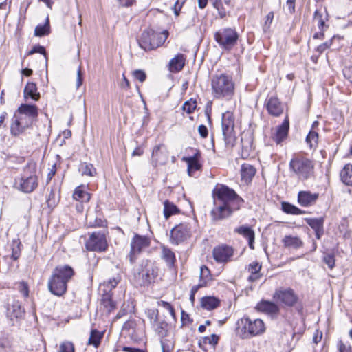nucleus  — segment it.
<instances>
[{"instance_id": "nucleus-4", "label": "nucleus", "mask_w": 352, "mask_h": 352, "mask_svg": "<svg viewBox=\"0 0 352 352\" xmlns=\"http://www.w3.org/2000/svg\"><path fill=\"white\" fill-rule=\"evenodd\" d=\"M236 332L243 339L258 336L265 331V325L260 318L244 316L236 322Z\"/></svg>"}, {"instance_id": "nucleus-1", "label": "nucleus", "mask_w": 352, "mask_h": 352, "mask_svg": "<svg viewBox=\"0 0 352 352\" xmlns=\"http://www.w3.org/2000/svg\"><path fill=\"white\" fill-rule=\"evenodd\" d=\"M212 196L214 207L210 211V216L213 221L228 218L243 203V199L234 190L223 184L214 188Z\"/></svg>"}, {"instance_id": "nucleus-33", "label": "nucleus", "mask_w": 352, "mask_h": 352, "mask_svg": "<svg viewBox=\"0 0 352 352\" xmlns=\"http://www.w3.org/2000/svg\"><path fill=\"white\" fill-rule=\"evenodd\" d=\"M73 197L78 201L86 203L90 199V194L85 190V186H79L75 189Z\"/></svg>"}, {"instance_id": "nucleus-13", "label": "nucleus", "mask_w": 352, "mask_h": 352, "mask_svg": "<svg viewBox=\"0 0 352 352\" xmlns=\"http://www.w3.org/2000/svg\"><path fill=\"white\" fill-rule=\"evenodd\" d=\"M190 236V227L188 223H180L174 227L170 232V241L179 244Z\"/></svg>"}, {"instance_id": "nucleus-48", "label": "nucleus", "mask_w": 352, "mask_h": 352, "mask_svg": "<svg viewBox=\"0 0 352 352\" xmlns=\"http://www.w3.org/2000/svg\"><path fill=\"white\" fill-rule=\"evenodd\" d=\"M314 21L317 23L318 28L322 30L323 27L324 26V20L322 18V13L316 10L314 15Z\"/></svg>"}, {"instance_id": "nucleus-52", "label": "nucleus", "mask_w": 352, "mask_h": 352, "mask_svg": "<svg viewBox=\"0 0 352 352\" xmlns=\"http://www.w3.org/2000/svg\"><path fill=\"white\" fill-rule=\"evenodd\" d=\"M59 352H74V344L70 342H65L60 346Z\"/></svg>"}, {"instance_id": "nucleus-49", "label": "nucleus", "mask_w": 352, "mask_h": 352, "mask_svg": "<svg viewBox=\"0 0 352 352\" xmlns=\"http://www.w3.org/2000/svg\"><path fill=\"white\" fill-rule=\"evenodd\" d=\"M274 12L272 11V12H270L265 16V23H264L263 27L264 32H267L269 30L270 25L272 23L273 19H274Z\"/></svg>"}, {"instance_id": "nucleus-30", "label": "nucleus", "mask_w": 352, "mask_h": 352, "mask_svg": "<svg viewBox=\"0 0 352 352\" xmlns=\"http://www.w3.org/2000/svg\"><path fill=\"white\" fill-rule=\"evenodd\" d=\"M340 177L343 184L352 186V164H346L340 173Z\"/></svg>"}, {"instance_id": "nucleus-60", "label": "nucleus", "mask_w": 352, "mask_h": 352, "mask_svg": "<svg viewBox=\"0 0 352 352\" xmlns=\"http://www.w3.org/2000/svg\"><path fill=\"white\" fill-rule=\"evenodd\" d=\"M198 131L201 138H206L208 136V131L205 125L201 124L199 126Z\"/></svg>"}, {"instance_id": "nucleus-57", "label": "nucleus", "mask_w": 352, "mask_h": 352, "mask_svg": "<svg viewBox=\"0 0 352 352\" xmlns=\"http://www.w3.org/2000/svg\"><path fill=\"white\" fill-rule=\"evenodd\" d=\"M34 53H40L43 54L46 57V51L44 47L41 45L34 46L32 50L28 52L29 55L33 54Z\"/></svg>"}, {"instance_id": "nucleus-7", "label": "nucleus", "mask_w": 352, "mask_h": 352, "mask_svg": "<svg viewBox=\"0 0 352 352\" xmlns=\"http://www.w3.org/2000/svg\"><path fill=\"white\" fill-rule=\"evenodd\" d=\"M168 31L156 32L152 29L144 30L138 39L139 46L144 50H151L161 46L167 39Z\"/></svg>"}, {"instance_id": "nucleus-64", "label": "nucleus", "mask_w": 352, "mask_h": 352, "mask_svg": "<svg viewBox=\"0 0 352 352\" xmlns=\"http://www.w3.org/2000/svg\"><path fill=\"white\" fill-rule=\"evenodd\" d=\"M54 197H55V193L52 190L49 195V198L47 200V204L49 206H55L56 201L54 199Z\"/></svg>"}, {"instance_id": "nucleus-19", "label": "nucleus", "mask_w": 352, "mask_h": 352, "mask_svg": "<svg viewBox=\"0 0 352 352\" xmlns=\"http://www.w3.org/2000/svg\"><path fill=\"white\" fill-rule=\"evenodd\" d=\"M265 107L269 114L275 117L280 116L284 110L283 104L276 96H270L267 98Z\"/></svg>"}, {"instance_id": "nucleus-12", "label": "nucleus", "mask_w": 352, "mask_h": 352, "mask_svg": "<svg viewBox=\"0 0 352 352\" xmlns=\"http://www.w3.org/2000/svg\"><path fill=\"white\" fill-rule=\"evenodd\" d=\"M273 298L276 301H280L289 307L294 306L298 299V296L291 288L277 289L273 295Z\"/></svg>"}, {"instance_id": "nucleus-25", "label": "nucleus", "mask_w": 352, "mask_h": 352, "mask_svg": "<svg viewBox=\"0 0 352 352\" xmlns=\"http://www.w3.org/2000/svg\"><path fill=\"white\" fill-rule=\"evenodd\" d=\"M261 268L262 265L258 261H253L250 263L247 267L248 271L250 273L248 280L250 282L258 280L262 276V274L260 272Z\"/></svg>"}, {"instance_id": "nucleus-10", "label": "nucleus", "mask_w": 352, "mask_h": 352, "mask_svg": "<svg viewBox=\"0 0 352 352\" xmlns=\"http://www.w3.org/2000/svg\"><path fill=\"white\" fill-rule=\"evenodd\" d=\"M26 168L32 169L33 171L30 175H24L19 179L15 180L16 188L25 193L33 192L38 186V177L35 173V165H28Z\"/></svg>"}, {"instance_id": "nucleus-38", "label": "nucleus", "mask_w": 352, "mask_h": 352, "mask_svg": "<svg viewBox=\"0 0 352 352\" xmlns=\"http://www.w3.org/2000/svg\"><path fill=\"white\" fill-rule=\"evenodd\" d=\"M86 221L90 227H104L105 226V222L101 218L94 217L91 212L87 214Z\"/></svg>"}, {"instance_id": "nucleus-53", "label": "nucleus", "mask_w": 352, "mask_h": 352, "mask_svg": "<svg viewBox=\"0 0 352 352\" xmlns=\"http://www.w3.org/2000/svg\"><path fill=\"white\" fill-rule=\"evenodd\" d=\"M219 340V336L216 334H212L210 336H206L204 338V342L205 344H208L212 346H214Z\"/></svg>"}, {"instance_id": "nucleus-20", "label": "nucleus", "mask_w": 352, "mask_h": 352, "mask_svg": "<svg viewBox=\"0 0 352 352\" xmlns=\"http://www.w3.org/2000/svg\"><path fill=\"white\" fill-rule=\"evenodd\" d=\"M199 158L200 153L199 151H197L192 156L182 158V160L188 164V173L190 176H192L195 171L201 169V164L199 163Z\"/></svg>"}, {"instance_id": "nucleus-8", "label": "nucleus", "mask_w": 352, "mask_h": 352, "mask_svg": "<svg viewBox=\"0 0 352 352\" xmlns=\"http://www.w3.org/2000/svg\"><path fill=\"white\" fill-rule=\"evenodd\" d=\"M221 127L226 146L232 148L236 140L234 133V118L232 113L227 111L223 113Z\"/></svg>"}, {"instance_id": "nucleus-31", "label": "nucleus", "mask_w": 352, "mask_h": 352, "mask_svg": "<svg viewBox=\"0 0 352 352\" xmlns=\"http://www.w3.org/2000/svg\"><path fill=\"white\" fill-rule=\"evenodd\" d=\"M282 242L287 248L298 249L303 245V242L299 237L292 235L285 236Z\"/></svg>"}, {"instance_id": "nucleus-34", "label": "nucleus", "mask_w": 352, "mask_h": 352, "mask_svg": "<svg viewBox=\"0 0 352 352\" xmlns=\"http://www.w3.org/2000/svg\"><path fill=\"white\" fill-rule=\"evenodd\" d=\"M101 304L108 314L113 311L116 307V303L112 300L111 294L109 292L102 294Z\"/></svg>"}, {"instance_id": "nucleus-37", "label": "nucleus", "mask_w": 352, "mask_h": 352, "mask_svg": "<svg viewBox=\"0 0 352 352\" xmlns=\"http://www.w3.org/2000/svg\"><path fill=\"white\" fill-rule=\"evenodd\" d=\"M219 301L217 298L212 296L204 297L201 300V306L203 308L212 310L219 306Z\"/></svg>"}, {"instance_id": "nucleus-55", "label": "nucleus", "mask_w": 352, "mask_h": 352, "mask_svg": "<svg viewBox=\"0 0 352 352\" xmlns=\"http://www.w3.org/2000/svg\"><path fill=\"white\" fill-rule=\"evenodd\" d=\"M323 260L330 269H333L334 267L336 261L333 254L326 255Z\"/></svg>"}, {"instance_id": "nucleus-39", "label": "nucleus", "mask_w": 352, "mask_h": 352, "mask_svg": "<svg viewBox=\"0 0 352 352\" xmlns=\"http://www.w3.org/2000/svg\"><path fill=\"white\" fill-rule=\"evenodd\" d=\"M102 337L103 333H101L96 329H93L91 331L87 344L89 345H94L95 347H98L100 344Z\"/></svg>"}, {"instance_id": "nucleus-42", "label": "nucleus", "mask_w": 352, "mask_h": 352, "mask_svg": "<svg viewBox=\"0 0 352 352\" xmlns=\"http://www.w3.org/2000/svg\"><path fill=\"white\" fill-rule=\"evenodd\" d=\"M21 243L19 239H16L12 241V258L14 260H17L21 255Z\"/></svg>"}, {"instance_id": "nucleus-51", "label": "nucleus", "mask_w": 352, "mask_h": 352, "mask_svg": "<svg viewBox=\"0 0 352 352\" xmlns=\"http://www.w3.org/2000/svg\"><path fill=\"white\" fill-rule=\"evenodd\" d=\"M339 352H352L351 346L348 343H344L342 340H339L337 344Z\"/></svg>"}, {"instance_id": "nucleus-56", "label": "nucleus", "mask_w": 352, "mask_h": 352, "mask_svg": "<svg viewBox=\"0 0 352 352\" xmlns=\"http://www.w3.org/2000/svg\"><path fill=\"white\" fill-rule=\"evenodd\" d=\"M210 275V270L205 265L200 268V278L201 280L208 279Z\"/></svg>"}, {"instance_id": "nucleus-32", "label": "nucleus", "mask_w": 352, "mask_h": 352, "mask_svg": "<svg viewBox=\"0 0 352 352\" xmlns=\"http://www.w3.org/2000/svg\"><path fill=\"white\" fill-rule=\"evenodd\" d=\"M24 97L31 98L32 100L37 101L40 98V94L37 92L36 85L34 82H28L24 89Z\"/></svg>"}, {"instance_id": "nucleus-58", "label": "nucleus", "mask_w": 352, "mask_h": 352, "mask_svg": "<svg viewBox=\"0 0 352 352\" xmlns=\"http://www.w3.org/2000/svg\"><path fill=\"white\" fill-rule=\"evenodd\" d=\"M186 0H177L174 5V13L176 16L179 14V12Z\"/></svg>"}, {"instance_id": "nucleus-23", "label": "nucleus", "mask_w": 352, "mask_h": 352, "mask_svg": "<svg viewBox=\"0 0 352 352\" xmlns=\"http://www.w3.org/2000/svg\"><path fill=\"white\" fill-rule=\"evenodd\" d=\"M307 223L315 231L317 239H320L324 234V219L320 218H310L306 219Z\"/></svg>"}, {"instance_id": "nucleus-3", "label": "nucleus", "mask_w": 352, "mask_h": 352, "mask_svg": "<svg viewBox=\"0 0 352 352\" xmlns=\"http://www.w3.org/2000/svg\"><path fill=\"white\" fill-rule=\"evenodd\" d=\"M74 274L73 269L69 265L56 267L53 270L47 283L50 292L57 296H63L67 291V283Z\"/></svg>"}, {"instance_id": "nucleus-14", "label": "nucleus", "mask_w": 352, "mask_h": 352, "mask_svg": "<svg viewBox=\"0 0 352 352\" xmlns=\"http://www.w3.org/2000/svg\"><path fill=\"white\" fill-rule=\"evenodd\" d=\"M142 270L139 271L138 274L142 279L144 284L151 283L157 276L158 270L154 263L150 261H143L141 264Z\"/></svg>"}, {"instance_id": "nucleus-47", "label": "nucleus", "mask_w": 352, "mask_h": 352, "mask_svg": "<svg viewBox=\"0 0 352 352\" xmlns=\"http://www.w3.org/2000/svg\"><path fill=\"white\" fill-rule=\"evenodd\" d=\"M161 346L162 352H170L174 347L173 342L168 338H164L161 340Z\"/></svg>"}, {"instance_id": "nucleus-11", "label": "nucleus", "mask_w": 352, "mask_h": 352, "mask_svg": "<svg viewBox=\"0 0 352 352\" xmlns=\"http://www.w3.org/2000/svg\"><path fill=\"white\" fill-rule=\"evenodd\" d=\"M85 248L89 251L105 252L108 248L106 233L103 231L92 232L85 243Z\"/></svg>"}, {"instance_id": "nucleus-6", "label": "nucleus", "mask_w": 352, "mask_h": 352, "mask_svg": "<svg viewBox=\"0 0 352 352\" xmlns=\"http://www.w3.org/2000/svg\"><path fill=\"white\" fill-rule=\"evenodd\" d=\"M289 169L299 180L305 181L314 175V164L308 158L295 156L289 162Z\"/></svg>"}, {"instance_id": "nucleus-59", "label": "nucleus", "mask_w": 352, "mask_h": 352, "mask_svg": "<svg viewBox=\"0 0 352 352\" xmlns=\"http://www.w3.org/2000/svg\"><path fill=\"white\" fill-rule=\"evenodd\" d=\"M344 76L352 83V67H346L343 69Z\"/></svg>"}, {"instance_id": "nucleus-26", "label": "nucleus", "mask_w": 352, "mask_h": 352, "mask_svg": "<svg viewBox=\"0 0 352 352\" xmlns=\"http://www.w3.org/2000/svg\"><path fill=\"white\" fill-rule=\"evenodd\" d=\"M256 308L260 311L269 314H277L279 311L278 306L276 304L267 300L258 302Z\"/></svg>"}, {"instance_id": "nucleus-21", "label": "nucleus", "mask_w": 352, "mask_h": 352, "mask_svg": "<svg viewBox=\"0 0 352 352\" xmlns=\"http://www.w3.org/2000/svg\"><path fill=\"white\" fill-rule=\"evenodd\" d=\"M289 128V120L285 118L281 125L277 127L275 133L272 136V139L276 144L281 143L287 138Z\"/></svg>"}, {"instance_id": "nucleus-17", "label": "nucleus", "mask_w": 352, "mask_h": 352, "mask_svg": "<svg viewBox=\"0 0 352 352\" xmlns=\"http://www.w3.org/2000/svg\"><path fill=\"white\" fill-rule=\"evenodd\" d=\"M214 260L219 263H226L230 261L233 256L234 250L231 246L221 245L215 247L212 251Z\"/></svg>"}, {"instance_id": "nucleus-44", "label": "nucleus", "mask_w": 352, "mask_h": 352, "mask_svg": "<svg viewBox=\"0 0 352 352\" xmlns=\"http://www.w3.org/2000/svg\"><path fill=\"white\" fill-rule=\"evenodd\" d=\"M282 209L287 214H299L302 213L300 209L287 202H283L282 204Z\"/></svg>"}, {"instance_id": "nucleus-54", "label": "nucleus", "mask_w": 352, "mask_h": 352, "mask_svg": "<svg viewBox=\"0 0 352 352\" xmlns=\"http://www.w3.org/2000/svg\"><path fill=\"white\" fill-rule=\"evenodd\" d=\"M133 76L134 78L137 80H138L140 82H143L145 81L146 78V73L141 69H137L133 71Z\"/></svg>"}, {"instance_id": "nucleus-16", "label": "nucleus", "mask_w": 352, "mask_h": 352, "mask_svg": "<svg viewBox=\"0 0 352 352\" xmlns=\"http://www.w3.org/2000/svg\"><path fill=\"white\" fill-rule=\"evenodd\" d=\"M168 159V152L166 146L160 144L155 146L152 151L151 163L155 167L165 164Z\"/></svg>"}, {"instance_id": "nucleus-63", "label": "nucleus", "mask_w": 352, "mask_h": 352, "mask_svg": "<svg viewBox=\"0 0 352 352\" xmlns=\"http://www.w3.org/2000/svg\"><path fill=\"white\" fill-rule=\"evenodd\" d=\"M331 41H327L321 45H320L318 48L317 51L320 53H322L325 50L329 48L331 46Z\"/></svg>"}, {"instance_id": "nucleus-61", "label": "nucleus", "mask_w": 352, "mask_h": 352, "mask_svg": "<svg viewBox=\"0 0 352 352\" xmlns=\"http://www.w3.org/2000/svg\"><path fill=\"white\" fill-rule=\"evenodd\" d=\"M82 84V72H81V67L80 66L78 67V69L77 71V78H76V88L78 89Z\"/></svg>"}, {"instance_id": "nucleus-28", "label": "nucleus", "mask_w": 352, "mask_h": 352, "mask_svg": "<svg viewBox=\"0 0 352 352\" xmlns=\"http://www.w3.org/2000/svg\"><path fill=\"white\" fill-rule=\"evenodd\" d=\"M185 65V58L184 54H178L169 62V70L171 72H179Z\"/></svg>"}, {"instance_id": "nucleus-15", "label": "nucleus", "mask_w": 352, "mask_h": 352, "mask_svg": "<svg viewBox=\"0 0 352 352\" xmlns=\"http://www.w3.org/2000/svg\"><path fill=\"white\" fill-rule=\"evenodd\" d=\"M149 245V238L136 234L131 242L130 261L133 263L135 255L139 254L142 250L148 248Z\"/></svg>"}, {"instance_id": "nucleus-2", "label": "nucleus", "mask_w": 352, "mask_h": 352, "mask_svg": "<svg viewBox=\"0 0 352 352\" xmlns=\"http://www.w3.org/2000/svg\"><path fill=\"white\" fill-rule=\"evenodd\" d=\"M38 107L34 104H22L15 111L10 126L11 134L16 136L30 128L37 120Z\"/></svg>"}, {"instance_id": "nucleus-45", "label": "nucleus", "mask_w": 352, "mask_h": 352, "mask_svg": "<svg viewBox=\"0 0 352 352\" xmlns=\"http://www.w3.org/2000/svg\"><path fill=\"white\" fill-rule=\"evenodd\" d=\"M318 134L314 130H311L306 138V142L310 148L316 146L318 144Z\"/></svg>"}, {"instance_id": "nucleus-27", "label": "nucleus", "mask_w": 352, "mask_h": 352, "mask_svg": "<svg viewBox=\"0 0 352 352\" xmlns=\"http://www.w3.org/2000/svg\"><path fill=\"white\" fill-rule=\"evenodd\" d=\"M256 168L251 164L245 163L241 168V179L245 183H250L256 174Z\"/></svg>"}, {"instance_id": "nucleus-50", "label": "nucleus", "mask_w": 352, "mask_h": 352, "mask_svg": "<svg viewBox=\"0 0 352 352\" xmlns=\"http://www.w3.org/2000/svg\"><path fill=\"white\" fill-rule=\"evenodd\" d=\"M18 290L27 298L29 296V289L28 284L23 281L19 282L16 284Z\"/></svg>"}, {"instance_id": "nucleus-29", "label": "nucleus", "mask_w": 352, "mask_h": 352, "mask_svg": "<svg viewBox=\"0 0 352 352\" xmlns=\"http://www.w3.org/2000/svg\"><path fill=\"white\" fill-rule=\"evenodd\" d=\"M0 352H15L13 340L8 335L0 336Z\"/></svg>"}, {"instance_id": "nucleus-43", "label": "nucleus", "mask_w": 352, "mask_h": 352, "mask_svg": "<svg viewBox=\"0 0 352 352\" xmlns=\"http://www.w3.org/2000/svg\"><path fill=\"white\" fill-rule=\"evenodd\" d=\"M82 175L88 176H94L96 174V170L91 164L83 163L80 168Z\"/></svg>"}, {"instance_id": "nucleus-62", "label": "nucleus", "mask_w": 352, "mask_h": 352, "mask_svg": "<svg viewBox=\"0 0 352 352\" xmlns=\"http://www.w3.org/2000/svg\"><path fill=\"white\" fill-rule=\"evenodd\" d=\"M204 285V284H199L197 285H195L192 287L191 290H190V300L193 302L194 300H195V295L196 294V292L198 291L199 288L202 287Z\"/></svg>"}, {"instance_id": "nucleus-36", "label": "nucleus", "mask_w": 352, "mask_h": 352, "mask_svg": "<svg viewBox=\"0 0 352 352\" xmlns=\"http://www.w3.org/2000/svg\"><path fill=\"white\" fill-rule=\"evenodd\" d=\"M179 212V210L175 204L167 200L164 202V215L166 219Z\"/></svg>"}, {"instance_id": "nucleus-35", "label": "nucleus", "mask_w": 352, "mask_h": 352, "mask_svg": "<svg viewBox=\"0 0 352 352\" xmlns=\"http://www.w3.org/2000/svg\"><path fill=\"white\" fill-rule=\"evenodd\" d=\"M120 280L121 277L118 274L113 277L110 278L107 280L104 281V283L100 285V287H104V293L109 292L118 285Z\"/></svg>"}, {"instance_id": "nucleus-22", "label": "nucleus", "mask_w": 352, "mask_h": 352, "mask_svg": "<svg viewBox=\"0 0 352 352\" xmlns=\"http://www.w3.org/2000/svg\"><path fill=\"white\" fill-rule=\"evenodd\" d=\"M318 194L311 193L309 191H300L298 195V201L302 206L307 207L316 203Z\"/></svg>"}, {"instance_id": "nucleus-24", "label": "nucleus", "mask_w": 352, "mask_h": 352, "mask_svg": "<svg viewBox=\"0 0 352 352\" xmlns=\"http://www.w3.org/2000/svg\"><path fill=\"white\" fill-rule=\"evenodd\" d=\"M234 232L246 238L248 240L250 248L252 250L254 249V243L255 234L254 230L250 227L242 226L235 228Z\"/></svg>"}, {"instance_id": "nucleus-18", "label": "nucleus", "mask_w": 352, "mask_h": 352, "mask_svg": "<svg viewBox=\"0 0 352 352\" xmlns=\"http://www.w3.org/2000/svg\"><path fill=\"white\" fill-rule=\"evenodd\" d=\"M23 314L24 309L19 300L15 299L8 300L6 307V316L10 320L21 318Z\"/></svg>"}, {"instance_id": "nucleus-5", "label": "nucleus", "mask_w": 352, "mask_h": 352, "mask_svg": "<svg viewBox=\"0 0 352 352\" xmlns=\"http://www.w3.org/2000/svg\"><path fill=\"white\" fill-rule=\"evenodd\" d=\"M212 94L214 98H230L234 94V83L226 74L214 75L211 79Z\"/></svg>"}, {"instance_id": "nucleus-40", "label": "nucleus", "mask_w": 352, "mask_h": 352, "mask_svg": "<svg viewBox=\"0 0 352 352\" xmlns=\"http://www.w3.org/2000/svg\"><path fill=\"white\" fill-rule=\"evenodd\" d=\"M162 256L170 267L173 266L175 262V254L169 248L165 247L162 248Z\"/></svg>"}, {"instance_id": "nucleus-46", "label": "nucleus", "mask_w": 352, "mask_h": 352, "mask_svg": "<svg viewBox=\"0 0 352 352\" xmlns=\"http://www.w3.org/2000/svg\"><path fill=\"white\" fill-rule=\"evenodd\" d=\"M197 107V102L192 99L186 101L183 104V110L187 113H192Z\"/></svg>"}, {"instance_id": "nucleus-9", "label": "nucleus", "mask_w": 352, "mask_h": 352, "mask_svg": "<svg viewBox=\"0 0 352 352\" xmlns=\"http://www.w3.org/2000/svg\"><path fill=\"white\" fill-rule=\"evenodd\" d=\"M239 34L234 29L222 28L214 34V39L219 45L225 50H230L236 44Z\"/></svg>"}, {"instance_id": "nucleus-41", "label": "nucleus", "mask_w": 352, "mask_h": 352, "mask_svg": "<svg viewBox=\"0 0 352 352\" xmlns=\"http://www.w3.org/2000/svg\"><path fill=\"white\" fill-rule=\"evenodd\" d=\"M50 34L49 18L47 17L44 25H38L35 28L34 35L36 36H43Z\"/></svg>"}]
</instances>
